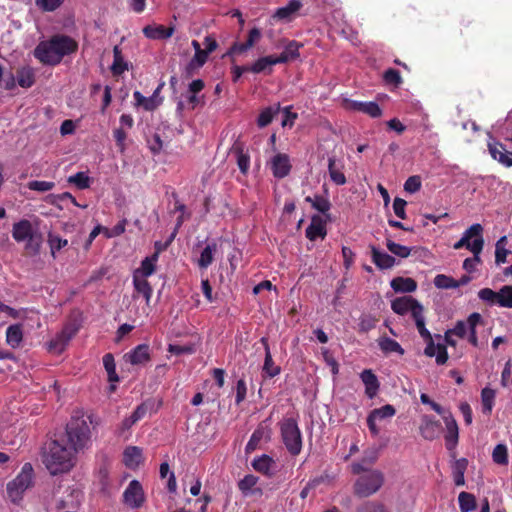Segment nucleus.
Wrapping results in <instances>:
<instances>
[{"mask_svg": "<svg viewBox=\"0 0 512 512\" xmlns=\"http://www.w3.org/2000/svg\"><path fill=\"white\" fill-rule=\"evenodd\" d=\"M75 40L66 35H56L50 40L41 41L34 50V56L43 64L56 65L64 56L76 51Z\"/></svg>", "mask_w": 512, "mask_h": 512, "instance_id": "obj_1", "label": "nucleus"}, {"mask_svg": "<svg viewBox=\"0 0 512 512\" xmlns=\"http://www.w3.org/2000/svg\"><path fill=\"white\" fill-rule=\"evenodd\" d=\"M75 455L64 440H53L43 455V463L51 475L67 473L75 464Z\"/></svg>", "mask_w": 512, "mask_h": 512, "instance_id": "obj_2", "label": "nucleus"}, {"mask_svg": "<svg viewBox=\"0 0 512 512\" xmlns=\"http://www.w3.org/2000/svg\"><path fill=\"white\" fill-rule=\"evenodd\" d=\"M12 237L17 243H25V249L38 254L43 243V236L39 230V220L21 219L12 226Z\"/></svg>", "mask_w": 512, "mask_h": 512, "instance_id": "obj_3", "label": "nucleus"}, {"mask_svg": "<svg viewBox=\"0 0 512 512\" xmlns=\"http://www.w3.org/2000/svg\"><path fill=\"white\" fill-rule=\"evenodd\" d=\"M89 417L73 416L66 427L65 444L76 453L87 448L91 442Z\"/></svg>", "mask_w": 512, "mask_h": 512, "instance_id": "obj_4", "label": "nucleus"}, {"mask_svg": "<svg viewBox=\"0 0 512 512\" xmlns=\"http://www.w3.org/2000/svg\"><path fill=\"white\" fill-rule=\"evenodd\" d=\"M34 484V470L30 463H25L17 476L7 483L6 491L8 499L19 504L24 493Z\"/></svg>", "mask_w": 512, "mask_h": 512, "instance_id": "obj_5", "label": "nucleus"}, {"mask_svg": "<svg viewBox=\"0 0 512 512\" xmlns=\"http://www.w3.org/2000/svg\"><path fill=\"white\" fill-rule=\"evenodd\" d=\"M384 483V474L372 470L360 475L354 483V493L359 497H369L380 490Z\"/></svg>", "mask_w": 512, "mask_h": 512, "instance_id": "obj_6", "label": "nucleus"}, {"mask_svg": "<svg viewBox=\"0 0 512 512\" xmlns=\"http://www.w3.org/2000/svg\"><path fill=\"white\" fill-rule=\"evenodd\" d=\"M282 441L288 452L295 456L302 450V435L293 418L284 419L280 424Z\"/></svg>", "mask_w": 512, "mask_h": 512, "instance_id": "obj_7", "label": "nucleus"}, {"mask_svg": "<svg viewBox=\"0 0 512 512\" xmlns=\"http://www.w3.org/2000/svg\"><path fill=\"white\" fill-rule=\"evenodd\" d=\"M478 298L488 306L512 308V286L505 285L499 291L482 288L478 291Z\"/></svg>", "mask_w": 512, "mask_h": 512, "instance_id": "obj_8", "label": "nucleus"}, {"mask_svg": "<svg viewBox=\"0 0 512 512\" xmlns=\"http://www.w3.org/2000/svg\"><path fill=\"white\" fill-rule=\"evenodd\" d=\"M475 243H480L481 247L484 246L483 227L479 223H475L466 229L462 237L453 245V248L455 250L466 248L472 252Z\"/></svg>", "mask_w": 512, "mask_h": 512, "instance_id": "obj_9", "label": "nucleus"}, {"mask_svg": "<svg viewBox=\"0 0 512 512\" xmlns=\"http://www.w3.org/2000/svg\"><path fill=\"white\" fill-rule=\"evenodd\" d=\"M145 502V494L141 483L132 480L123 492V503L131 509L140 508Z\"/></svg>", "mask_w": 512, "mask_h": 512, "instance_id": "obj_10", "label": "nucleus"}, {"mask_svg": "<svg viewBox=\"0 0 512 512\" xmlns=\"http://www.w3.org/2000/svg\"><path fill=\"white\" fill-rule=\"evenodd\" d=\"M395 413V408L390 404L373 409L367 417V425L371 434L377 436L380 433V428L378 427L377 422L391 418Z\"/></svg>", "mask_w": 512, "mask_h": 512, "instance_id": "obj_11", "label": "nucleus"}, {"mask_svg": "<svg viewBox=\"0 0 512 512\" xmlns=\"http://www.w3.org/2000/svg\"><path fill=\"white\" fill-rule=\"evenodd\" d=\"M392 310L399 315H405L407 313H411L412 318H414V313L423 312V306L414 298L410 296H402L394 299L391 303Z\"/></svg>", "mask_w": 512, "mask_h": 512, "instance_id": "obj_12", "label": "nucleus"}, {"mask_svg": "<svg viewBox=\"0 0 512 512\" xmlns=\"http://www.w3.org/2000/svg\"><path fill=\"white\" fill-rule=\"evenodd\" d=\"M344 108L349 111L362 112L372 118H378L382 115V110L376 102H362L351 99L343 100Z\"/></svg>", "mask_w": 512, "mask_h": 512, "instance_id": "obj_13", "label": "nucleus"}, {"mask_svg": "<svg viewBox=\"0 0 512 512\" xmlns=\"http://www.w3.org/2000/svg\"><path fill=\"white\" fill-rule=\"evenodd\" d=\"M275 178L282 179L289 175L292 165L290 157L285 153L275 154L268 162Z\"/></svg>", "mask_w": 512, "mask_h": 512, "instance_id": "obj_14", "label": "nucleus"}, {"mask_svg": "<svg viewBox=\"0 0 512 512\" xmlns=\"http://www.w3.org/2000/svg\"><path fill=\"white\" fill-rule=\"evenodd\" d=\"M76 331V328L73 326L69 325L64 327L63 330L50 341L48 345L49 350L58 354L63 352L68 342L76 334Z\"/></svg>", "mask_w": 512, "mask_h": 512, "instance_id": "obj_15", "label": "nucleus"}, {"mask_svg": "<svg viewBox=\"0 0 512 512\" xmlns=\"http://www.w3.org/2000/svg\"><path fill=\"white\" fill-rule=\"evenodd\" d=\"M443 420L446 426V447L448 450H452L456 447L459 437V429L456 420L451 413L443 415Z\"/></svg>", "mask_w": 512, "mask_h": 512, "instance_id": "obj_16", "label": "nucleus"}, {"mask_svg": "<svg viewBox=\"0 0 512 512\" xmlns=\"http://www.w3.org/2000/svg\"><path fill=\"white\" fill-rule=\"evenodd\" d=\"M124 359L132 365H144L150 360L149 346L147 344L137 345L124 355Z\"/></svg>", "mask_w": 512, "mask_h": 512, "instance_id": "obj_17", "label": "nucleus"}, {"mask_svg": "<svg viewBox=\"0 0 512 512\" xmlns=\"http://www.w3.org/2000/svg\"><path fill=\"white\" fill-rule=\"evenodd\" d=\"M488 150L491 157L506 167H512V154H507L504 145L499 142H489Z\"/></svg>", "mask_w": 512, "mask_h": 512, "instance_id": "obj_18", "label": "nucleus"}, {"mask_svg": "<svg viewBox=\"0 0 512 512\" xmlns=\"http://www.w3.org/2000/svg\"><path fill=\"white\" fill-rule=\"evenodd\" d=\"M326 236V222L320 216H313L309 226L306 228V237L315 241L318 238H324Z\"/></svg>", "mask_w": 512, "mask_h": 512, "instance_id": "obj_19", "label": "nucleus"}, {"mask_svg": "<svg viewBox=\"0 0 512 512\" xmlns=\"http://www.w3.org/2000/svg\"><path fill=\"white\" fill-rule=\"evenodd\" d=\"M360 378L365 385V394L369 399H373L379 390V381L377 376L370 369L361 372Z\"/></svg>", "mask_w": 512, "mask_h": 512, "instance_id": "obj_20", "label": "nucleus"}, {"mask_svg": "<svg viewBox=\"0 0 512 512\" xmlns=\"http://www.w3.org/2000/svg\"><path fill=\"white\" fill-rule=\"evenodd\" d=\"M173 33L174 27H165L163 25H147L143 28V34L153 40L168 39Z\"/></svg>", "mask_w": 512, "mask_h": 512, "instance_id": "obj_21", "label": "nucleus"}, {"mask_svg": "<svg viewBox=\"0 0 512 512\" xmlns=\"http://www.w3.org/2000/svg\"><path fill=\"white\" fill-rule=\"evenodd\" d=\"M260 342L264 346V350H265V359H264V364H263V368H262L263 373L267 377H270V378L275 377L280 373V367L274 364V361L272 359V355L270 352L269 344H268V339L266 337H262L260 339Z\"/></svg>", "mask_w": 512, "mask_h": 512, "instance_id": "obj_22", "label": "nucleus"}, {"mask_svg": "<svg viewBox=\"0 0 512 512\" xmlns=\"http://www.w3.org/2000/svg\"><path fill=\"white\" fill-rule=\"evenodd\" d=\"M302 44L297 41H289L285 46L283 52L279 56H274L276 64L287 63L299 57V49Z\"/></svg>", "mask_w": 512, "mask_h": 512, "instance_id": "obj_23", "label": "nucleus"}, {"mask_svg": "<svg viewBox=\"0 0 512 512\" xmlns=\"http://www.w3.org/2000/svg\"><path fill=\"white\" fill-rule=\"evenodd\" d=\"M301 7L302 3L299 0H290L286 6L278 8L273 17L281 21H291Z\"/></svg>", "mask_w": 512, "mask_h": 512, "instance_id": "obj_24", "label": "nucleus"}, {"mask_svg": "<svg viewBox=\"0 0 512 512\" xmlns=\"http://www.w3.org/2000/svg\"><path fill=\"white\" fill-rule=\"evenodd\" d=\"M158 257V253L155 252L153 255L143 259L140 267L134 270L133 276H138L141 278H148L151 276L156 270Z\"/></svg>", "mask_w": 512, "mask_h": 512, "instance_id": "obj_25", "label": "nucleus"}, {"mask_svg": "<svg viewBox=\"0 0 512 512\" xmlns=\"http://www.w3.org/2000/svg\"><path fill=\"white\" fill-rule=\"evenodd\" d=\"M372 261L379 269H390L395 265V258L378 248L371 247Z\"/></svg>", "mask_w": 512, "mask_h": 512, "instance_id": "obj_26", "label": "nucleus"}, {"mask_svg": "<svg viewBox=\"0 0 512 512\" xmlns=\"http://www.w3.org/2000/svg\"><path fill=\"white\" fill-rule=\"evenodd\" d=\"M18 430H20V426L18 425H10V426H2L0 428V438L5 444L16 445L21 443L24 439V435H14Z\"/></svg>", "mask_w": 512, "mask_h": 512, "instance_id": "obj_27", "label": "nucleus"}, {"mask_svg": "<svg viewBox=\"0 0 512 512\" xmlns=\"http://www.w3.org/2000/svg\"><path fill=\"white\" fill-rule=\"evenodd\" d=\"M123 461L126 467L134 469L142 462V450L137 446H129L124 450Z\"/></svg>", "mask_w": 512, "mask_h": 512, "instance_id": "obj_28", "label": "nucleus"}, {"mask_svg": "<svg viewBox=\"0 0 512 512\" xmlns=\"http://www.w3.org/2000/svg\"><path fill=\"white\" fill-rule=\"evenodd\" d=\"M216 252L217 243L215 241L207 243V245L201 251L199 259L197 260L198 266L201 269L208 268L212 264Z\"/></svg>", "mask_w": 512, "mask_h": 512, "instance_id": "obj_29", "label": "nucleus"}, {"mask_svg": "<svg viewBox=\"0 0 512 512\" xmlns=\"http://www.w3.org/2000/svg\"><path fill=\"white\" fill-rule=\"evenodd\" d=\"M343 165L341 163H337L334 157H329L328 159V172L331 180L336 185H344L346 183V177L342 172Z\"/></svg>", "mask_w": 512, "mask_h": 512, "instance_id": "obj_30", "label": "nucleus"}, {"mask_svg": "<svg viewBox=\"0 0 512 512\" xmlns=\"http://www.w3.org/2000/svg\"><path fill=\"white\" fill-rule=\"evenodd\" d=\"M273 65H276L274 56L269 55L259 58L250 67H244L243 69L250 70L253 73L267 72L269 74L272 72Z\"/></svg>", "mask_w": 512, "mask_h": 512, "instance_id": "obj_31", "label": "nucleus"}, {"mask_svg": "<svg viewBox=\"0 0 512 512\" xmlns=\"http://www.w3.org/2000/svg\"><path fill=\"white\" fill-rule=\"evenodd\" d=\"M391 288L397 293H410L416 290L417 284L412 278L396 277L391 283Z\"/></svg>", "mask_w": 512, "mask_h": 512, "instance_id": "obj_32", "label": "nucleus"}, {"mask_svg": "<svg viewBox=\"0 0 512 512\" xmlns=\"http://www.w3.org/2000/svg\"><path fill=\"white\" fill-rule=\"evenodd\" d=\"M23 340L21 324L10 325L6 330V342L12 348H18Z\"/></svg>", "mask_w": 512, "mask_h": 512, "instance_id": "obj_33", "label": "nucleus"}, {"mask_svg": "<svg viewBox=\"0 0 512 512\" xmlns=\"http://www.w3.org/2000/svg\"><path fill=\"white\" fill-rule=\"evenodd\" d=\"M136 106L143 107L146 111H152L157 108L162 99H156V96L145 97L139 91L133 93Z\"/></svg>", "mask_w": 512, "mask_h": 512, "instance_id": "obj_34", "label": "nucleus"}, {"mask_svg": "<svg viewBox=\"0 0 512 512\" xmlns=\"http://www.w3.org/2000/svg\"><path fill=\"white\" fill-rule=\"evenodd\" d=\"M133 286L137 293L141 294L146 303L149 304L153 289L150 286L149 282L147 281V278H141L138 276H133Z\"/></svg>", "mask_w": 512, "mask_h": 512, "instance_id": "obj_35", "label": "nucleus"}, {"mask_svg": "<svg viewBox=\"0 0 512 512\" xmlns=\"http://www.w3.org/2000/svg\"><path fill=\"white\" fill-rule=\"evenodd\" d=\"M16 76H17V83L22 88H30L35 82L34 69L29 66L20 68L17 71Z\"/></svg>", "mask_w": 512, "mask_h": 512, "instance_id": "obj_36", "label": "nucleus"}, {"mask_svg": "<svg viewBox=\"0 0 512 512\" xmlns=\"http://www.w3.org/2000/svg\"><path fill=\"white\" fill-rule=\"evenodd\" d=\"M496 392L490 387H485L481 391L482 412L490 415L495 403Z\"/></svg>", "mask_w": 512, "mask_h": 512, "instance_id": "obj_37", "label": "nucleus"}, {"mask_svg": "<svg viewBox=\"0 0 512 512\" xmlns=\"http://www.w3.org/2000/svg\"><path fill=\"white\" fill-rule=\"evenodd\" d=\"M468 462L465 458L458 459L452 466V475L456 486H463L465 484V471L467 469Z\"/></svg>", "mask_w": 512, "mask_h": 512, "instance_id": "obj_38", "label": "nucleus"}, {"mask_svg": "<svg viewBox=\"0 0 512 512\" xmlns=\"http://www.w3.org/2000/svg\"><path fill=\"white\" fill-rule=\"evenodd\" d=\"M274 464V460L266 454L254 459L252 462L253 468L265 475H270L272 473L271 470Z\"/></svg>", "mask_w": 512, "mask_h": 512, "instance_id": "obj_39", "label": "nucleus"}, {"mask_svg": "<svg viewBox=\"0 0 512 512\" xmlns=\"http://www.w3.org/2000/svg\"><path fill=\"white\" fill-rule=\"evenodd\" d=\"M380 349L385 353H398L400 355L404 354V349L401 347V345L389 338V337H381L378 341Z\"/></svg>", "mask_w": 512, "mask_h": 512, "instance_id": "obj_40", "label": "nucleus"}, {"mask_svg": "<svg viewBox=\"0 0 512 512\" xmlns=\"http://www.w3.org/2000/svg\"><path fill=\"white\" fill-rule=\"evenodd\" d=\"M473 248V257L466 258L463 262V268L469 273L473 272L476 269V266L480 263V254L483 250V247L480 246V243H475L473 245Z\"/></svg>", "mask_w": 512, "mask_h": 512, "instance_id": "obj_41", "label": "nucleus"}, {"mask_svg": "<svg viewBox=\"0 0 512 512\" xmlns=\"http://www.w3.org/2000/svg\"><path fill=\"white\" fill-rule=\"evenodd\" d=\"M458 503L461 512H471L476 508V499L468 492L463 491L459 494Z\"/></svg>", "mask_w": 512, "mask_h": 512, "instance_id": "obj_42", "label": "nucleus"}, {"mask_svg": "<svg viewBox=\"0 0 512 512\" xmlns=\"http://www.w3.org/2000/svg\"><path fill=\"white\" fill-rule=\"evenodd\" d=\"M469 322H470V330L468 332V341L470 344H472L474 347L478 346V338L476 335V327L478 324L482 322V316L474 312L469 315Z\"/></svg>", "mask_w": 512, "mask_h": 512, "instance_id": "obj_43", "label": "nucleus"}, {"mask_svg": "<svg viewBox=\"0 0 512 512\" xmlns=\"http://www.w3.org/2000/svg\"><path fill=\"white\" fill-rule=\"evenodd\" d=\"M439 427V422L426 419L420 427L421 435L425 439L432 440L436 437Z\"/></svg>", "mask_w": 512, "mask_h": 512, "instance_id": "obj_44", "label": "nucleus"}, {"mask_svg": "<svg viewBox=\"0 0 512 512\" xmlns=\"http://www.w3.org/2000/svg\"><path fill=\"white\" fill-rule=\"evenodd\" d=\"M103 365L108 374L109 382H118L119 377L116 373V365L112 354L107 353L103 356Z\"/></svg>", "mask_w": 512, "mask_h": 512, "instance_id": "obj_45", "label": "nucleus"}, {"mask_svg": "<svg viewBox=\"0 0 512 512\" xmlns=\"http://www.w3.org/2000/svg\"><path fill=\"white\" fill-rule=\"evenodd\" d=\"M278 111H279V106H276V107L270 106V107H267L264 110H262L257 119L258 126L260 128H263V127H266L267 125H269L272 122L274 115Z\"/></svg>", "mask_w": 512, "mask_h": 512, "instance_id": "obj_46", "label": "nucleus"}, {"mask_svg": "<svg viewBox=\"0 0 512 512\" xmlns=\"http://www.w3.org/2000/svg\"><path fill=\"white\" fill-rule=\"evenodd\" d=\"M68 182L74 184L79 189H87L90 187L91 179L86 172H78L69 176Z\"/></svg>", "mask_w": 512, "mask_h": 512, "instance_id": "obj_47", "label": "nucleus"}, {"mask_svg": "<svg viewBox=\"0 0 512 512\" xmlns=\"http://www.w3.org/2000/svg\"><path fill=\"white\" fill-rule=\"evenodd\" d=\"M307 202L311 203L312 207L316 209L317 211L325 214L329 211L331 204L329 200L322 196H315V197H306L305 199Z\"/></svg>", "mask_w": 512, "mask_h": 512, "instance_id": "obj_48", "label": "nucleus"}, {"mask_svg": "<svg viewBox=\"0 0 512 512\" xmlns=\"http://www.w3.org/2000/svg\"><path fill=\"white\" fill-rule=\"evenodd\" d=\"M386 247L393 255L400 258H407L411 253V248L395 243L394 241L389 239L386 242Z\"/></svg>", "mask_w": 512, "mask_h": 512, "instance_id": "obj_49", "label": "nucleus"}, {"mask_svg": "<svg viewBox=\"0 0 512 512\" xmlns=\"http://www.w3.org/2000/svg\"><path fill=\"white\" fill-rule=\"evenodd\" d=\"M257 482L258 477L249 474L239 481L238 487L244 495L253 494V488L255 487Z\"/></svg>", "mask_w": 512, "mask_h": 512, "instance_id": "obj_50", "label": "nucleus"}, {"mask_svg": "<svg viewBox=\"0 0 512 512\" xmlns=\"http://www.w3.org/2000/svg\"><path fill=\"white\" fill-rule=\"evenodd\" d=\"M113 53H114V61L111 66V70H112L113 74L120 75L127 69V65L122 58L121 50L119 49L118 46L114 47Z\"/></svg>", "mask_w": 512, "mask_h": 512, "instance_id": "obj_51", "label": "nucleus"}, {"mask_svg": "<svg viewBox=\"0 0 512 512\" xmlns=\"http://www.w3.org/2000/svg\"><path fill=\"white\" fill-rule=\"evenodd\" d=\"M356 512H390V511L381 502L366 501L357 507Z\"/></svg>", "mask_w": 512, "mask_h": 512, "instance_id": "obj_52", "label": "nucleus"}, {"mask_svg": "<svg viewBox=\"0 0 512 512\" xmlns=\"http://www.w3.org/2000/svg\"><path fill=\"white\" fill-rule=\"evenodd\" d=\"M414 321H415V325L417 327V330L420 334V336L425 340H431L432 339V335L431 333L429 332V330L425 327V317L423 315V312L419 313L416 312L414 313Z\"/></svg>", "mask_w": 512, "mask_h": 512, "instance_id": "obj_53", "label": "nucleus"}, {"mask_svg": "<svg viewBox=\"0 0 512 512\" xmlns=\"http://www.w3.org/2000/svg\"><path fill=\"white\" fill-rule=\"evenodd\" d=\"M208 55L209 54L204 49H202L201 51L195 52L194 56L191 58L188 66H187V69L189 71H192V70L201 68L206 63V61L208 59Z\"/></svg>", "mask_w": 512, "mask_h": 512, "instance_id": "obj_54", "label": "nucleus"}, {"mask_svg": "<svg viewBox=\"0 0 512 512\" xmlns=\"http://www.w3.org/2000/svg\"><path fill=\"white\" fill-rule=\"evenodd\" d=\"M48 244L50 246L51 254L55 257L57 251L68 245V241L66 239L61 238L59 235L49 233L48 234Z\"/></svg>", "mask_w": 512, "mask_h": 512, "instance_id": "obj_55", "label": "nucleus"}, {"mask_svg": "<svg viewBox=\"0 0 512 512\" xmlns=\"http://www.w3.org/2000/svg\"><path fill=\"white\" fill-rule=\"evenodd\" d=\"M203 96H199L198 94L189 93L187 96L186 103L183 101H179L177 104V110L181 111L183 109L193 110L195 109L202 101Z\"/></svg>", "mask_w": 512, "mask_h": 512, "instance_id": "obj_56", "label": "nucleus"}, {"mask_svg": "<svg viewBox=\"0 0 512 512\" xmlns=\"http://www.w3.org/2000/svg\"><path fill=\"white\" fill-rule=\"evenodd\" d=\"M434 285L439 289H456V280L450 276L439 274L434 278Z\"/></svg>", "mask_w": 512, "mask_h": 512, "instance_id": "obj_57", "label": "nucleus"}, {"mask_svg": "<svg viewBox=\"0 0 512 512\" xmlns=\"http://www.w3.org/2000/svg\"><path fill=\"white\" fill-rule=\"evenodd\" d=\"M493 461L497 464H507L508 456H507V447L504 444H498L493 450L492 453Z\"/></svg>", "mask_w": 512, "mask_h": 512, "instance_id": "obj_58", "label": "nucleus"}, {"mask_svg": "<svg viewBox=\"0 0 512 512\" xmlns=\"http://www.w3.org/2000/svg\"><path fill=\"white\" fill-rule=\"evenodd\" d=\"M265 433H266V432H265V430H264V429H260V428H259V429H256V430L252 433V435H251V437H250V439H249V441H248V443H247V445H246V448H245L246 452H248V453H249V452L254 451V450L257 448V446H258V444L260 443V441H261V440L263 439V437L265 436Z\"/></svg>", "mask_w": 512, "mask_h": 512, "instance_id": "obj_59", "label": "nucleus"}, {"mask_svg": "<svg viewBox=\"0 0 512 512\" xmlns=\"http://www.w3.org/2000/svg\"><path fill=\"white\" fill-rule=\"evenodd\" d=\"M27 186L30 190H33V191L47 192V191L52 190L55 187V183L52 181L34 180V181H30Z\"/></svg>", "mask_w": 512, "mask_h": 512, "instance_id": "obj_60", "label": "nucleus"}, {"mask_svg": "<svg viewBox=\"0 0 512 512\" xmlns=\"http://www.w3.org/2000/svg\"><path fill=\"white\" fill-rule=\"evenodd\" d=\"M470 330V322L469 317L466 321H458L454 328L448 330L453 335H456L460 338H464L467 336L468 332Z\"/></svg>", "mask_w": 512, "mask_h": 512, "instance_id": "obj_61", "label": "nucleus"}, {"mask_svg": "<svg viewBox=\"0 0 512 512\" xmlns=\"http://www.w3.org/2000/svg\"><path fill=\"white\" fill-rule=\"evenodd\" d=\"M237 165L243 174H246L250 167V156L242 149L237 150Z\"/></svg>", "mask_w": 512, "mask_h": 512, "instance_id": "obj_62", "label": "nucleus"}, {"mask_svg": "<svg viewBox=\"0 0 512 512\" xmlns=\"http://www.w3.org/2000/svg\"><path fill=\"white\" fill-rule=\"evenodd\" d=\"M126 224H127V220L126 219H123L121 221H119L113 228L111 229H108V228H104L103 229V232L105 234V236L107 238H113V237H117V236H120L121 234H123L125 232V229H126Z\"/></svg>", "mask_w": 512, "mask_h": 512, "instance_id": "obj_63", "label": "nucleus"}, {"mask_svg": "<svg viewBox=\"0 0 512 512\" xmlns=\"http://www.w3.org/2000/svg\"><path fill=\"white\" fill-rule=\"evenodd\" d=\"M377 320L371 315H363L359 321V330L368 332L375 328Z\"/></svg>", "mask_w": 512, "mask_h": 512, "instance_id": "obj_64", "label": "nucleus"}]
</instances>
